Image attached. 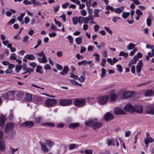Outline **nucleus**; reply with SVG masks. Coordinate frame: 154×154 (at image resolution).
I'll return each instance as SVG.
<instances>
[{
	"instance_id": "1",
	"label": "nucleus",
	"mask_w": 154,
	"mask_h": 154,
	"mask_svg": "<svg viewBox=\"0 0 154 154\" xmlns=\"http://www.w3.org/2000/svg\"><path fill=\"white\" fill-rule=\"evenodd\" d=\"M34 125V122L32 121H27L21 123L20 124V126L22 127H27L30 128L32 127Z\"/></svg>"
},
{
	"instance_id": "2",
	"label": "nucleus",
	"mask_w": 154,
	"mask_h": 154,
	"mask_svg": "<svg viewBox=\"0 0 154 154\" xmlns=\"http://www.w3.org/2000/svg\"><path fill=\"white\" fill-rule=\"evenodd\" d=\"M72 103V101L71 99L61 100H60V104L63 106H67L70 105Z\"/></svg>"
},
{
	"instance_id": "3",
	"label": "nucleus",
	"mask_w": 154,
	"mask_h": 154,
	"mask_svg": "<svg viewBox=\"0 0 154 154\" xmlns=\"http://www.w3.org/2000/svg\"><path fill=\"white\" fill-rule=\"evenodd\" d=\"M46 142L42 143L40 142V144L41 145V148L42 151L44 152H47L48 151V149L46 147V145H48V140H46Z\"/></svg>"
},
{
	"instance_id": "4",
	"label": "nucleus",
	"mask_w": 154,
	"mask_h": 154,
	"mask_svg": "<svg viewBox=\"0 0 154 154\" xmlns=\"http://www.w3.org/2000/svg\"><path fill=\"white\" fill-rule=\"evenodd\" d=\"M134 94V91H125L123 93V96L125 98H127L131 97Z\"/></svg>"
},
{
	"instance_id": "5",
	"label": "nucleus",
	"mask_w": 154,
	"mask_h": 154,
	"mask_svg": "<svg viewBox=\"0 0 154 154\" xmlns=\"http://www.w3.org/2000/svg\"><path fill=\"white\" fill-rule=\"evenodd\" d=\"M14 127L13 124L11 123H7L5 126V131L6 133H8L9 131L12 130Z\"/></svg>"
},
{
	"instance_id": "6",
	"label": "nucleus",
	"mask_w": 154,
	"mask_h": 154,
	"mask_svg": "<svg viewBox=\"0 0 154 154\" xmlns=\"http://www.w3.org/2000/svg\"><path fill=\"white\" fill-rule=\"evenodd\" d=\"M126 111L132 112H134V106L130 104H128L124 108Z\"/></svg>"
},
{
	"instance_id": "7",
	"label": "nucleus",
	"mask_w": 154,
	"mask_h": 154,
	"mask_svg": "<svg viewBox=\"0 0 154 154\" xmlns=\"http://www.w3.org/2000/svg\"><path fill=\"white\" fill-rule=\"evenodd\" d=\"M104 117L105 121H108L112 120L114 118V116L112 113L108 112L104 115Z\"/></svg>"
},
{
	"instance_id": "8",
	"label": "nucleus",
	"mask_w": 154,
	"mask_h": 154,
	"mask_svg": "<svg viewBox=\"0 0 154 154\" xmlns=\"http://www.w3.org/2000/svg\"><path fill=\"white\" fill-rule=\"evenodd\" d=\"M85 101L84 100L76 99L74 102V104L77 106H82L84 105Z\"/></svg>"
},
{
	"instance_id": "9",
	"label": "nucleus",
	"mask_w": 154,
	"mask_h": 154,
	"mask_svg": "<svg viewBox=\"0 0 154 154\" xmlns=\"http://www.w3.org/2000/svg\"><path fill=\"white\" fill-rule=\"evenodd\" d=\"M134 112L141 113L143 112V108L140 105H135L134 106Z\"/></svg>"
},
{
	"instance_id": "10",
	"label": "nucleus",
	"mask_w": 154,
	"mask_h": 154,
	"mask_svg": "<svg viewBox=\"0 0 154 154\" xmlns=\"http://www.w3.org/2000/svg\"><path fill=\"white\" fill-rule=\"evenodd\" d=\"M114 112L116 115H120L124 114L125 113L123 109L119 107H116L114 109Z\"/></svg>"
},
{
	"instance_id": "11",
	"label": "nucleus",
	"mask_w": 154,
	"mask_h": 154,
	"mask_svg": "<svg viewBox=\"0 0 154 154\" xmlns=\"http://www.w3.org/2000/svg\"><path fill=\"white\" fill-rule=\"evenodd\" d=\"M109 96H104L100 97L99 99V102L101 104H104L108 100Z\"/></svg>"
},
{
	"instance_id": "12",
	"label": "nucleus",
	"mask_w": 154,
	"mask_h": 154,
	"mask_svg": "<svg viewBox=\"0 0 154 154\" xmlns=\"http://www.w3.org/2000/svg\"><path fill=\"white\" fill-rule=\"evenodd\" d=\"M16 133L15 131H13L8 135L6 136L5 137L8 140H11L14 139Z\"/></svg>"
},
{
	"instance_id": "13",
	"label": "nucleus",
	"mask_w": 154,
	"mask_h": 154,
	"mask_svg": "<svg viewBox=\"0 0 154 154\" xmlns=\"http://www.w3.org/2000/svg\"><path fill=\"white\" fill-rule=\"evenodd\" d=\"M6 148L5 142L4 140H1L0 141V151H4Z\"/></svg>"
},
{
	"instance_id": "14",
	"label": "nucleus",
	"mask_w": 154,
	"mask_h": 154,
	"mask_svg": "<svg viewBox=\"0 0 154 154\" xmlns=\"http://www.w3.org/2000/svg\"><path fill=\"white\" fill-rule=\"evenodd\" d=\"M97 121V119H90L86 121L85 122V125L87 126L90 127L91 126H92L93 127V125L94 122V121Z\"/></svg>"
},
{
	"instance_id": "15",
	"label": "nucleus",
	"mask_w": 154,
	"mask_h": 154,
	"mask_svg": "<svg viewBox=\"0 0 154 154\" xmlns=\"http://www.w3.org/2000/svg\"><path fill=\"white\" fill-rule=\"evenodd\" d=\"M69 70L68 67L67 66H66L64 67L63 70L60 72L59 73L62 76H66Z\"/></svg>"
},
{
	"instance_id": "16",
	"label": "nucleus",
	"mask_w": 154,
	"mask_h": 154,
	"mask_svg": "<svg viewBox=\"0 0 154 154\" xmlns=\"http://www.w3.org/2000/svg\"><path fill=\"white\" fill-rule=\"evenodd\" d=\"M146 112L149 114L154 115V107L152 106L147 107L146 109Z\"/></svg>"
},
{
	"instance_id": "17",
	"label": "nucleus",
	"mask_w": 154,
	"mask_h": 154,
	"mask_svg": "<svg viewBox=\"0 0 154 154\" xmlns=\"http://www.w3.org/2000/svg\"><path fill=\"white\" fill-rule=\"evenodd\" d=\"M144 141L146 147H147L149 145V143H152L154 141V140L151 137H149L147 139L145 138Z\"/></svg>"
},
{
	"instance_id": "18",
	"label": "nucleus",
	"mask_w": 154,
	"mask_h": 154,
	"mask_svg": "<svg viewBox=\"0 0 154 154\" xmlns=\"http://www.w3.org/2000/svg\"><path fill=\"white\" fill-rule=\"evenodd\" d=\"M102 126V124L100 122H95L93 125V129L94 130H96L100 127Z\"/></svg>"
},
{
	"instance_id": "19",
	"label": "nucleus",
	"mask_w": 154,
	"mask_h": 154,
	"mask_svg": "<svg viewBox=\"0 0 154 154\" xmlns=\"http://www.w3.org/2000/svg\"><path fill=\"white\" fill-rule=\"evenodd\" d=\"M6 120L5 117L2 116L0 117V127H2L4 125L5 121Z\"/></svg>"
},
{
	"instance_id": "20",
	"label": "nucleus",
	"mask_w": 154,
	"mask_h": 154,
	"mask_svg": "<svg viewBox=\"0 0 154 154\" xmlns=\"http://www.w3.org/2000/svg\"><path fill=\"white\" fill-rule=\"evenodd\" d=\"M79 125V124L78 123H71L69 124L68 127L70 128L74 129L78 127Z\"/></svg>"
},
{
	"instance_id": "21",
	"label": "nucleus",
	"mask_w": 154,
	"mask_h": 154,
	"mask_svg": "<svg viewBox=\"0 0 154 154\" xmlns=\"http://www.w3.org/2000/svg\"><path fill=\"white\" fill-rule=\"evenodd\" d=\"M24 58L31 60H34L35 59V57L32 54H27L24 57Z\"/></svg>"
},
{
	"instance_id": "22",
	"label": "nucleus",
	"mask_w": 154,
	"mask_h": 154,
	"mask_svg": "<svg viewBox=\"0 0 154 154\" xmlns=\"http://www.w3.org/2000/svg\"><path fill=\"white\" fill-rule=\"evenodd\" d=\"M79 147L78 144H69V149L70 150L73 149H74L77 148Z\"/></svg>"
},
{
	"instance_id": "23",
	"label": "nucleus",
	"mask_w": 154,
	"mask_h": 154,
	"mask_svg": "<svg viewBox=\"0 0 154 154\" xmlns=\"http://www.w3.org/2000/svg\"><path fill=\"white\" fill-rule=\"evenodd\" d=\"M118 96L116 94H111L110 96V101H113Z\"/></svg>"
},
{
	"instance_id": "24",
	"label": "nucleus",
	"mask_w": 154,
	"mask_h": 154,
	"mask_svg": "<svg viewBox=\"0 0 154 154\" xmlns=\"http://www.w3.org/2000/svg\"><path fill=\"white\" fill-rule=\"evenodd\" d=\"M56 101L55 99H49V106H53L56 103Z\"/></svg>"
},
{
	"instance_id": "25",
	"label": "nucleus",
	"mask_w": 154,
	"mask_h": 154,
	"mask_svg": "<svg viewBox=\"0 0 154 154\" xmlns=\"http://www.w3.org/2000/svg\"><path fill=\"white\" fill-rule=\"evenodd\" d=\"M135 46V45L132 43H130L126 47V49L128 50H131Z\"/></svg>"
},
{
	"instance_id": "26",
	"label": "nucleus",
	"mask_w": 154,
	"mask_h": 154,
	"mask_svg": "<svg viewBox=\"0 0 154 154\" xmlns=\"http://www.w3.org/2000/svg\"><path fill=\"white\" fill-rule=\"evenodd\" d=\"M154 93V91L152 90H149L146 91L145 93L146 96L152 95Z\"/></svg>"
},
{
	"instance_id": "27",
	"label": "nucleus",
	"mask_w": 154,
	"mask_h": 154,
	"mask_svg": "<svg viewBox=\"0 0 154 154\" xmlns=\"http://www.w3.org/2000/svg\"><path fill=\"white\" fill-rule=\"evenodd\" d=\"M25 99L28 101H31L32 100V95L27 94L26 96Z\"/></svg>"
},
{
	"instance_id": "28",
	"label": "nucleus",
	"mask_w": 154,
	"mask_h": 154,
	"mask_svg": "<svg viewBox=\"0 0 154 154\" xmlns=\"http://www.w3.org/2000/svg\"><path fill=\"white\" fill-rule=\"evenodd\" d=\"M24 93L23 92H19L16 94L17 97L19 99H21L24 96Z\"/></svg>"
},
{
	"instance_id": "29",
	"label": "nucleus",
	"mask_w": 154,
	"mask_h": 154,
	"mask_svg": "<svg viewBox=\"0 0 154 154\" xmlns=\"http://www.w3.org/2000/svg\"><path fill=\"white\" fill-rule=\"evenodd\" d=\"M107 142L108 146L114 145L115 142L114 140L108 139L107 140Z\"/></svg>"
},
{
	"instance_id": "30",
	"label": "nucleus",
	"mask_w": 154,
	"mask_h": 154,
	"mask_svg": "<svg viewBox=\"0 0 154 154\" xmlns=\"http://www.w3.org/2000/svg\"><path fill=\"white\" fill-rule=\"evenodd\" d=\"M38 61L40 63H42L43 62L45 63L47 61V60L46 59V58H45L44 57H42V58H41V57H38Z\"/></svg>"
},
{
	"instance_id": "31",
	"label": "nucleus",
	"mask_w": 154,
	"mask_h": 154,
	"mask_svg": "<svg viewBox=\"0 0 154 154\" xmlns=\"http://www.w3.org/2000/svg\"><path fill=\"white\" fill-rule=\"evenodd\" d=\"M75 42L77 44L80 45L82 41V38L80 37L77 38H75Z\"/></svg>"
},
{
	"instance_id": "32",
	"label": "nucleus",
	"mask_w": 154,
	"mask_h": 154,
	"mask_svg": "<svg viewBox=\"0 0 154 154\" xmlns=\"http://www.w3.org/2000/svg\"><path fill=\"white\" fill-rule=\"evenodd\" d=\"M130 14L129 12H123L122 14V17L124 18H126Z\"/></svg>"
},
{
	"instance_id": "33",
	"label": "nucleus",
	"mask_w": 154,
	"mask_h": 154,
	"mask_svg": "<svg viewBox=\"0 0 154 154\" xmlns=\"http://www.w3.org/2000/svg\"><path fill=\"white\" fill-rule=\"evenodd\" d=\"M41 69L42 67L41 66H37L36 69V72H39L41 74L42 73V72L41 70Z\"/></svg>"
},
{
	"instance_id": "34",
	"label": "nucleus",
	"mask_w": 154,
	"mask_h": 154,
	"mask_svg": "<svg viewBox=\"0 0 154 154\" xmlns=\"http://www.w3.org/2000/svg\"><path fill=\"white\" fill-rule=\"evenodd\" d=\"M25 15V12L21 14H20V16L18 17L17 20L19 21H21V20H22L23 18V17Z\"/></svg>"
},
{
	"instance_id": "35",
	"label": "nucleus",
	"mask_w": 154,
	"mask_h": 154,
	"mask_svg": "<svg viewBox=\"0 0 154 154\" xmlns=\"http://www.w3.org/2000/svg\"><path fill=\"white\" fill-rule=\"evenodd\" d=\"M41 119L42 118L40 117H37L35 118V122L37 124L39 123Z\"/></svg>"
},
{
	"instance_id": "36",
	"label": "nucleus",
	"mask_w": 154,
	"mask_h": 154,
	"mask_svg": "<svg viewBox=\"0 0 154 154\" xmlns=\"http://www.w3.org/2000/svg\"><path fill=\"white\" fill-rule=\"evenodd\" d=\"M123 8H117L115 10V12L116 13L118 14H120L121 13L122 11L123 10Z\"/></svg>"
},
{
	"instance_id": "37",
	"label": "nucleus",
	"mask_w": 154,
	"mask_h": 154,
	"mask_svg": "<svg viewBox=\"0 0 154 154\" xmlns=\"http://www.w3.org/2000/svg\"><path fill=\"white\" fill-rule=\"evenodd\" d=\"M67 38L69 40V42L71 44L73 43V39L71 35H68L67 37Z\"/></svg>"
},
{
	"instance_id": "38",
	"label": "nucleus",
	"mask_w": 154,
	"mask_h": 154,
	"mask_svg": "<svg viewBox=\"0 0 154 154\" xmlns=\"http://www.w3.org/2000/svg\"><path fill=\"white\" fill-rule=\"evenodd\" d=\"M101 77H104L106 75V70L103 68H102L101 69Z\"/></svg>"
},
{
	"instance_id": "39",
	"label": "nucleus",
	"mask_w": 154,
	"mask_h": 154,
	"mask_svg": "<svg viewBox=\"0 0 154 154\" xmlns=\"http://www.w3.org/2000/svg\"><path fill=\"white\" fill-rule=\"evenodd\" d=\"M84 18L82 17H79L78 19V22L79 23H82L84 22Z\"/></svg>"
},
{
	"instance_id": "40",
	"label": "nucleus",
	"mask_w": 154,
	"mask_h": 154,
	"mask_svg": "<svg viewBox=\"0 0 154 154\" xmlns=\"http://www.w3.org/2000/svg\"><path fill=\"white\" fill-rule=\"evenodd\" d=\"M55 144L54 143L51 141L49 140V148H51L55 145Z\"/></svg>"
},
{
	"instance_id": "41",
	"label": "nucleus",
	"mask_w": 154,
	"mask_h": 154,
	"mask_svg": "<svg viewBox=\"0 0 154 154\" xmlns=\"http://www.w3.org/2000/svg\"><path fill=\"white\" fill-rule=\"evenodd\" d=\"M72 20L74 24L76 25L77 22H78V18L77 17H74L73 18Z\"/></svg>"
},
{
	"instance_id": "42",
	"label": "nucleus",
	"mask_w": 154,
	"mask_h": 154,
	"mask_svg": "<svg viewBox=\"0 0 154 154\" xmlns=\"http://www.w3.org/2000/svg\"><path fill=\"white\" fill-rule=\"evenodd\" d=\"M22 68V66L20 65H17L15 66V69L16 72H18V71L21 70Z\"/></svg>"
},
{
	"instance_id": "43",
	"label": "nucleus",
	"mask_w": 154,
	"mask_h": 154,
	"mask_svg": "<svg viewBox=\"0 0 154 154\" xmlns=\"http://www.w3.org/2000/svg\"><path fill=\"white\" fill-rule=\"evenodd\" d=\"M2 97L4 98L5 99L7 100L9 99V94L7 93L3 94H2Z\"/></svg>"
},
{
	"instance_id": "44",
	"label": "nucleus",
	"mask_w": 154,
	"mask_h": 154,
	"mask_svg": "<svg viewBox=\"0 0 154 154\" xmlns=\"http://www.w3.org/2000/svg\"><path fill=\"white\" fill-rule=\"evenodd\" d=\"M37 55L39 57H44L46 58V57L45 54H44L43 51H42L41 52L38 53H37Z\"/></svg>"
},
{
	"instance_id": "45",
	"label": "nucleus",
	"mask_w": 154,
	"mask_h": 154,
	"mask_svg": "<svg viewBox=\"0 0 154 154\" xmlns=\"http://www.w3.org/2000/svg\"><path fill=\"white\" fill-rule=\"evenodd\" d=\"M106 62V60L105 59H103L102 60V63H100V65H101L102 67H105Z\"/></svg>"
},
{
	"instance_id": "46",
	"label": "nucleus",
	"mask_w": 154,
	"mask_h": 154,
	"mask_svg": "<svg viewBox=\"0 0 154 154\" xmlns=\"http://www.w3.org/2000/svg\"><path fill=\"white\" fill-rule=\"evenodd\" d=\"M105 29L110 34H112V31L109 28L105 26L104 27Z\"/></svg>"
},
{
	"instance_id": "47",
	"label": "nucleus",
	"mask_w": 154,
	"mask_h": 154,
	"mask_svg": "<svg viewBox=\"0 0 154 154\" xmlns=\"http://www.w3.org/2000/svg\"><path fill=\"white\" fill-rule=\"evenodd\" d=\"M117 68L118 71L119 72H122V67L120 65H117L116 66Z\"/></svg>"
},
{
	"instance_id": "48",
	"label": "nucleus",
	"mask_w": 154,
	"mask_h": 154,
	"mask_svg": "<svg viewBox=\"0 0 154 154\" xmlns=\"http://www.w3.org/2000/svg\"><path fill=\"white\" fill-rule=\"evenodd\" d=\"M146 24L148 26H150L151 24V19L148 18L146 20Z\"/></svg>"
},
{
	"instance_id": "49",
	"label": "nucleus",
	"mask_w": 154,
	"mask_h": 154,
	"mask_svg": "<svg viewBox=\"0 0 154 154\" xmlns=\"http://www.w3.org/2000/svg\"><path fill=\"white\" fill-rule=\"evenodd\" d=\"M99 10L97 9H96L94 11V13L95 14L94 16V17H98V13Z\"/></svg>"
},
{
	"instance_id": "50",
	"label": "nucleus",
	"mask_w": 154,
	"mask_h": 154,
	"mask_svg": "<svg viewBox=\"0 0 154 154\" xmlns=\"http://www.w3.org/2000/svg\"><path fill=\"white\" fill-rule=\"evenodd\" d=\"M106 9L108 10H111L112 11H113L115 10V9L112 7L110 6L109 5H107Z\"/></svg>"
},
{
	"instance_id": "51",
	"label": "nucleus",
	"mask_w": 154,
	"mask_h": 154,
	"mask_svg": "<svg viewBox=\"0 0 154 154\" xmlns=\"http://www.w3.org/2000/svg\"><path fill=\"white\" fill-rule=\"evenodd\" d=\"M56 68L59 70H61L63 69V66L60 64H56Z\"/></svg>"
},
{
	"instance_id": "52",
	"label": "nucleus",
	"mask_w": 154,
	"mask_h": 154,
	"mask_svg": "<svg viewBox=\"0 0 154 154\" xmlns=\"http://www.w3.org/2000/svg\"><path fill=\"white\" fill-rule=\"evenodd\" d=\"M86 64V61L83 60L81 62H79L78 63V64L79 65H85Z\"/></svg>"
},
{
	"instance_id": "53",
	"label": "nucleus",
	"mask_w": 154,
	"mask_h": 154,
	"mask_svg": "<svg viewBox=\"0 0 154 154\" xmlns=\"http://www.w3.org/2000/svg\"><path fill=\"white\" fill-rule=\"evenodd\" d=\"M86 154H92V152L88 149L85 150L84 152Z\"/></svg>"
},
{
	"instance_id": "54",
	"label": "nucleus",
	"mask_w": 154,
	"mask_h": 154,
	"mask_svg": "<svg viewBox=\"0 0 154 154\" xmlns=\"http://www.w3.org/2000/svg\"><path fill=\"white\" fill-rule=\"evenodd\" d=\"M23 3L24 4L26 5L31 4V2L28 1V0H24L23 2Z\"/></svg>"
},
{
	"instance_id": "55",
	"label": "nucleus",
	"mask_w": 154,
	"mask_h": 154,
	"mask_svg": "<svg viewBox=\"0 0 154 154\" xmlns=\"http://www.w3.org/2000/svg\"><path fill=\"white\" fill-rule=\"evenodd\" d=\"M70 77L72 78H74L75 79H77L78 76L75 75L73 72H71L70 73Z\"/></svg>"
},
{
	"instance_id": "56",
	"label": "nucleus",
	"mask_w": 154,
	"mask_h": 154,
	"mask_svg": "<svg viewBox=\"0 0 154 154\" xmlns=\"http://www.w3.org/2000/svg\"><path fill=\"white\" fill-rule=\"evenodd\" d=\"M93 56L96 57H95V60L97 61H99V60L100 55L97 54H93Z\"/></svg>"
},
{
	"instance_id": "57",
	"label": "nucleus",
	"mask_w": 154,
	"mask_h": 154,
	"mask_svg": "<svg viewBox=\"0 0 154 154\" xmlns=\"http://www.w3.org/2000/svg\"><path fill=\"white\" fill-rule=\"evenodd\" d=\"M15 20L14 19H11V20L8 22V24L9 25H10L11 24H14L15 22Z\"/></svg>"
},
{
	"instance_id": "58",
	"label": "nucleus",
	"mask_w": 154,
	"mask_h": 154,
	"mask_svg": "<svg viewBox=\"0 0 154 154\" xmlns=\"http://www.w3.org/2000/svg\"><path fill=\"white\" fill-rule=\"evenodd\" d=\"M120 19V17H114L112 19V21L113 22L116 23L117 22V20L119 19Z\"/></svg>"
},
{
	"instance_id": "59",
	"label": "nucleus",
	"mask_w": 154,
	"mask_h": 154,
	"mask_svg": "<svg viewBox=\"0 0 154 154\" xmlns=\"http://www.w3.org/2000/svg\"><path fill=\"white\" fill-rule=\"evenodd\" d=\"M136 13L138 15H141L143 14L142 12L139 9H137L136 11Z\"/></svg>"
},
{
	"instance_id": "60",
	"label": "nucleus",
	"mask_w": 154,
	"mask_h": 154,
	"mask_svg": "<svg viewBox=\"0 0 154 154\" xmlns=\"http://www.w3.org/2000/svg\"><path fill=\"white\" fill-rule=\"evenodd\" d=\"M99 26L97 25L96 24L94 25V29L95 32H97L98 30Z\"/></svg>"
},
{
	"instance_id": "61",
	"label": "nucleus",
	"mask_w": 154,
	"mask_h": 154,
	"mask_svg": "<svg viewBox=\"0 0 154 154\" xmlns=\"http://www.w3.org/2000/svg\"><path fill=\"white\" fill-rule=\"evenodd\" d=\"M8 94H9V96H13L14 95V91H10L8 92Z\"/></svg>"
},
{
	"instance_id": "62",
	"label": "nucleus",
	"mask_w": 154,
	"mask_h": 154,
	"mask_svg": "<svg viewBox=\"0 0 154 154\" xmlns=\"http://www.w3.org/2000/svg\"><path fill=\"white\" fill-rule=\"evenodd\" d=\"M29 38L28 36H24L23 37V42H25L26 41H27L29 39Z\"/></svg>"
},
{
	"instance_id": "63",
	"label": "nucleus",
	"mask_w": 154,
	"mask_h": 154,
	"mask_svg": "<svg viewBox=\"0 0 154 154\" xmlns=\"http://www.w3.org/2000/svg\"><path fill=\"white\" fill-rule=\"evenodd\" d=\"M86 48L85 47H82L81 48V50L80 51V53H82L85 52L86 50Z\"/></svg>"
},
{
	"instance_id": "64",
	"label": "nucleus",
	"mask_w": 154,
	"mask_h": 154,
	"mask_svg": "<svg viewBox=\"0 0 154 154\" xmlns=\"http://www.w3.org/2000/svg\"><path fill=\"white\" fill-rule=\"evenodd\" d=\"M29 18L28 17H26L24 18V23L27 24L29 21Z\"/></svg>"
}]
</instances>
